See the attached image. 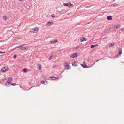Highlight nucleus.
<instances>
[{
	"label": "nucleus",
	"instance_id": "nucleus-7",
	"mask_svg": "<svg viewBox=\"0 0 124 124\" xmlns=\"http://www.w3.org/2000/svg\"><path fill=\"white\" fill-rule=\"evenodd\" d=\"M49 78L52 79V80H55L56 79H58L59 78L58 77H55V76H51L49 77Z\"/></svg>",
	"mask_w": 124,
	"mask_h": 124
},
{
	"label": "nucleus",
	"instance_id": "nucleus-33",
	"mask_svg": "<svg viewBox=\"0 0 124 124\" xmlns=\"http://www.w3.org/2000/svg\"><path fill=\"white\" fill-rule=\"evenodd\" d=\"M79 47V46H76L75 47V49L78 48Z\"/></svg>",
	"mask_w": 124,
	"mask_h": 124
},
{
	"label": "nucleus",
	"instance_id": "nucleus-39",
	"mask_svg": "<svg viewBox=\"0 0 124 124\" xmlns=\"http://www.w3.org/2000/svg\"><path fill=\"white\" fill-rule=\"evenodd\" d=\"M118 55H116V58L117 57H118Z\"/></svg>",
	"mask_w": 124,
	"mask_h": 124
},
{
	"label": "nucleus",
	"instance_id": "nucleus-2",
	"mask_svg": "<svg viewBox=\"0 0 124 124\" xmlns=\"http://www.w3.org/2000/svg\"><path fill=\"white\" fill-rule=\"evenodd\" d=\"M78 54L77 53H74L73 54L71 55L70 57L71 58H74L77 57V56Z\"/></svg>",
	"mask_w": 124,
	"mask_h": 124
},
{
	"label": "nucleus",
	"instance_id": "nucleus-19",
	"mask_svg": "<svg viewBox=\"0 0 124 124\" xmlns=\"http://www.w3.org/2000/svg\"><path fill=\"white\" fill-rule=\"evenodd\" d=\"M8 79L9 80V81H10L11 82L12 80V78L11 77H9V78Z\"/></svg>",
	"mask_w": 124,
	"mask_h": 124
},
{
	"label": "nucleus",
	"instance_id": "nucleus-18",
	"mask_svg": "<svg viewBox=\"0 0 124 124\" xmlns=\"http://www.w3.org/2000/svg\"><path fill=\"white\" fill-rule=\"evenodd\" d=\"M27 71V69L26 68H24L23 69V71L24 73L26 72Z\"/></svg>",
	"mask_w": 124,
	"mask_h": 124
},
{
	"label": "nucleus",
	"instance_id": "nucleus-20",
	"mask_svg": "<svg viewBox=\"0 0 124 124\" xmlns=\"http://www.w3.org/2000/svg\"><path fill=\"white\" fill-rule=\"evenodd\" d=\"M38 66H39L38 68L39 70H40L41 68V65L40 64H39L38 65Z\"/></svg>",
	"mask_w": 124,
	"mask_h": 124
},
{
	"label": "nucleus",
	"instance_id": "nucleus-5",
	"mask_svg": "<svg viewBox=\"0 0 124 124\" xmlns=\"http://www.w3.org/2000/svg\"><path fill=\"white\" fill-rule=\"evenodd\" d=\"M32 29L35 31V32H37L39 30V28L38 27H36L34 28H32Z\"/></svg>",
	"mask_w": 124,
	"mask_h": 124
},
{
	"label": "nucleus",
	"instance_id": "nucleus-36",
	"mask_svg": "<svg viewBox=\"0 0 124 124\" xmlns=\"http://www.w3.org/2000/svg\"><path fill=\"white\" fill-rule=\"evenodd\" d=\"M101 59H99V60H96V61H95V62H97L99 60H101Z\"/></svg>",
	"mask_w": 124,
	"mask_h": 124
},
{
	"label": "nucleus",
	"instance_id": "nucleus-23",
	"mask_svg": "<svg viewBox=\"0 0 124 124\" xmlns=\"http://www.w3.org/2000/svg\"><path fill=\"white\" fill-rule=\"evenodd\" d=\"M3 19L5 20H6L7 19V17L6 16H4L3 17Z\"/></svg>",
	"mask_w": 124,
	"mask_h": 124
},
{
	"label": "nucleus",
	"instance_id": "nucleus-26",
	"mask_svg": "<svg viewBox=\"0 0 124 124\" xmlns=\"http://www.w3.org/2000/svg\"><path fill=\"white\" fill-rule=\"evenodd\" d=\"M22 46H23V45H19V46L16 47V48L21 47Z\"/></svg>",
	"mask_w": 124,
	"mask_h": 124
},
{
	"label": "nucleus",
	"instance_id": "nucleus-40",
	"mask_svg": "<svg viewBox=\"0 0 124 124\" xmlns=\"http://www.w3.org/2000/svg\"><path fill=\"white\" fill-rule=\"evenodd\" d=\"M56 65H54L53 66V68H54L55 67H56Z\"/></svg>",
	"mask_w": 124,
	"mask_h": 124
},
{
	"label": "nucleus",
	"instance_id": "nucleus-4",
	"mask_svg": "<svg viewBox=\"0 0 124 124\" xmlns=\"http://www.w3.org/2000/svg\"><path fill=\"white\" fill-rule=\"evenodd\" d=\"M83 62H84L83 64H81V66L83 67V68H88V67H87V65H86L85 62V61H84Z\"/></svg>",
	"mask_w": 124,
	"mask_h": 124
},
{
	"label": "nucleus",
	"instance_id": "nucleus-3",
	"mask_svg": "<svg viewBox=\"0 0 124 124\" xmlns=\"http://www.w3.org/2000/svg\"><path fill=\"white\" fill-rule=\"evenodd\" d=\"M63 5L65 6H70L73 5L72 4H71L70 3H64Z\"/></svg>",
	"mask_w": 124,
	"mask_h": 124
},
{
	"label": "nucleus",
	"instance_id": "nucleus-8",
	"mask_svg": "<svg viewBox=\"0 0 124 124\" xmlns=\"http://www.w3.org/2000/svg\"><path fill=\"white\" fill-rule=\"evenodd\" d=\"M29 47L28 46H26L21 47L20 48L21 50H27L29 49Z\"/></svg>",
	"mask_w": 124,
	"mask_h": 124
},
{
	"label": "nucleus",
	"instance_id": "nucleus-21",
	"mask_svg": "<svg viewBox=\"0 0 124 124\" xmlns=\"http://www.w3.org/2000/svg\"><path fill=\"white\" fill-rule=\"evenodd\" d=\"M10 84L12 86H15L16 85V83H11Z\"/></svg>",
	"mask_w": 124,
	"mask_h": 124
},
{
	"label": "nucleus",
	"instance_id": "nucleus-16",
	"mask_svg": "<svg viewBox=\"0 0 124 124\" xmlns=\"http://www.w3.org/2000/svg\"><path fill=\"white\" fill-rule=\"evenodd\" d=\"M114 45V43H110L109 44V46H112Z\"/></svg>",
	"mask_w": 124,
	"mask_h": 124
},
{
	"label": "nucleus",
	"instance_id": "nucleus-10",
	"mask_svg": "<svg viewBox=\"0 0 124 124\" xmlns=\"http://www.w3.org/2000/svg\"><path fill=\"white\" fill-rule=\"evenodd\" d=\"M112 19V16H107V19L108 20H110Z\"/></svg>",
	"mask_w": 124,
	"mask_h": 124
},
{
	"label": "nucleus",
	"instance_id": "nucleus-11",
	"mask_svg": "<svg viewBox=\"0 0 124 124\" xmlns=\"http://www.w3.org/2000/svg\"><path fill=\"white\" fill-rule=\"evenodd\" d=\"M118 50H119L118 54H119V55H120L122 53L121 48H119L118 49Z\"/></svg>",
	"mask_w": 124,
	"mask_h": 124
},
{
	"label": "nucleus",
	"instance_id": "nucleus-27",
	"mask_svg": "<svg viewBox=\"0 0 124 124\" xmlns=\"http://www.w3.org/2000/svg\"><path fill=\"white\" fill-rule=\"evenodd\" d=\"M7 83H10L11 82L10 81H9V80H8L6 82Z\"/></svg>",
	"mask_w": 124,
	"mask_h": 124
},
{
	"label": "nucleus",
	"instance_id": "nucleus-24",
	"mask_svg": "<svg viewBox=\"0 0 124 124\" xmlns=\"http://www.w3.org/2000/svg\"><path fill=\"white\" fill-rule=\"evenodd\" d=\"M42 78H44L45 80H46V76H44V75H42Z\"/></svg>",
	"mask_w": 124,
	"mask_h": 124
},
{
	"label": "nucleus",
	"instance_id": "nucleus-30",
	"mask_svg": "<svg viewBox=\"0 0 124 124\" xmlns=\"http://www.w3.org/2000/svg\"><path fill=\"white\" fill-rule=\"evenodd\" d=\"M54 42H58V41H57V39H54Z\"/></svg>",
	"mask_w": 124,
	"mask_h": 124
},
{
	"label": "nucleus",
	"instance_id": "nucleus-6",
	"mask_svg": "<svg viewBox=\"0 0 124 124\" xmlns=\"http://www.w3.org/2000/svg\"><path fill=\"white\" fill-rule=\"evenodd\" d=\"M65 69H70V65L66 62H65Z\"/></svg>",
	"mask_w": 124,
	"mask_h": 124
},
{
	"label": "nucleus",
	"instance_id": "nucleus-38",
	"mask_svg": "<svg viewBox=\"0 0 124 124\" xmlns=\"http://www.w3.org/2000/svg\"><path fill=\"white\" fill-rule=\"evenodd\" d=\"M94 45L95 46V47L96 46H98V44H96L95 45Z\"/></svg>",
	"mask_w": 124,
	"mask_h": 124
},
{
	"label": "nucleus",
	"instance_id": "nucleus-9",
	"mask_svg": "<svg viewBox=\"0 0 124 124\" xmlns=\"http://www.w3.org/2000/svg\"><path fill=\"white\" fill-rule=\"evenodd\" d=\"M41 83L46 85H47L48 83V82L46 81H41Z\"/></svg>",
	"mask_w": 124,
	"mask_h": 124
},
{
	"label": "nucleus",
	"instance_id": "nucleus-17",
	"mask_svg": "<svg viewBox=\"0 0 124 124\" xmlns=\"http://www.w3.org/2000/svg\"><path fill=\"white\" fill-rule=\"evenodd\" d=\"M119 26V24H117L115 25L114 26V29H116Z\"/></svg>",
	"mask_w": 124,
	"mask_h": 124
},
{
	"label": "nucleus",
	"instance_id": "nucleus-34",
	"mask_svg": "<svg viewBox=\"0 0 124 124\" xmlns=\"http://www.w3.org/2000/svg\"><path fill=\"white\" fill-rule=\"evenodd\" d=\"M121 30L122 31H124V27H123V28H122L121 29Z\"/></svg>",
	"mask_w": 124,
	"mask_h": 124
},
{
	"label": "nucleus",
	"instance_id": "nucleus-22",
	"mask_svg": "<svg viewBox=\"0 0 124 124\" xmlns=\"http://www.w3.org/2000/svg\"><path fill=\"white\" fill-rule=\"evenodd\" d=\"M95 47L94 45H91L90 46V47L92 48H93Z\"/></svg>",
	"mask_w": 124,
	"mask_h": 124
},
{
	"label": "nucleus",
	"instance_id": "nucleus-1",
	"mask_svg": "<svg viewBox=\"0 0 124 124\" xmlns=\"http://www.w3.org/2000/svg\"><path fill=\"white\" fill-rule=\"evenodd\" d=\"M8 69H9L8 67H7L5 66L2 68L1 70L3 72H4L5 71H7Z\"/></svg>",
	"mask_w": 124,
	"mask_h": 124
},
{
	"label": "nucleus",
	"instance_id": "nucleus-29",
	"mask_svg": "<svg viewBox=\"0 0 124 124\" xmlns=\"http://www.w3.org/2000/svg\"><path fill=\"white\" fill-rule=\"evenodd\" d=\"M51 16L52 17H54L55 16H54V15L53 14H52L51 15Z\"/></svg>",
	"mask_w": 124,
	"mask_h": 124
},
{
	"label": "nucleus",
	"instance_id": "nucleus-43",
	"mask_svg": "<svg viewBox=\"0 0 124 124\" xmlns=\"http://www.w3.org/2000/svg\"><path fill=\"white\" fill-rule=\"evenodd\" d=\"M110 30V29H109V30H106V31H109V30Z\"/></svg>",
	"mask_w": 124,
	"mask_h": 124
},
{
	"label": "nucleus",
	"instance_id": "nucleus-35",
	"mask_svg": "<svg viewBox=\"0 0 124 124\" xmlns=\"http://www.w3.org/2000/svg\"><path fill=\"white\" fill-rule=\"evenodd\" d=\"M4 53H5V52H2V51H0V54Z\"/></svg>",
	"mask_w": 124,
	"mask_h": 124
},
{
	"label": "nucleus",
	"instance_id": "nucleus-25",
	"mask_svg": "<svg viewBox=\"0 0 124 124\" xmlns=\"http://www.w3.org/2000/svg\"><path fill=\"white\" fill-rule=\"evenodd\" d=\"M54 56L53 55L51 56L49 58V60H50Z\"/></svg>",
	"mask_w": 124,
	"mask_h": 124
},
{
	"label": "nucleus",
	"instance_id": "nucleus-28",
	"mask_svg": "<svg viewBox=\"0 0 124 124\" xmlns=\"http://www.w3.org/2000/svg\"><path fill=\"white\" fill-rule=\"evenodd\" d=\"M50 42L51 44H53L54 43V41L53 40H51L50 41Z\"/></svg>",
	"mask_w": 124,
	"mask_h": 124
},
{
	"label": "nucleus",
	"instance_id": "nucleus-14",
	"mask_svg": "<svg viewBox=\"0 0 124 124\" xmlns=\"http://www.w3.org/2000/svg\"><path fill=\"white\" fill-rule=\"evenodd\" d=\"M77 64L76 62V61L72 63V65L73 66H77Z\"/></svg>",
	"mask_w": 124,
	"mask_h": 124
},
{
	"label": "nucleus",
	"instance_id": "nucleus-15",
	"mask_svg": "<svg viewBox=\"0 0 124 124\" xmlns=\"http://www.w3.org/2000/svg\"><path fill=\"white\" fill-rule=\"evenodd\" d=\"M10 83H8L6 82L5 85L6 87H9L10 86Z\"/></svg>",
	"mask_w": 124,
	"mask_h": 124
},
{
	"label": "nucleus",
	"instance_id": "nucleus-13",
	"mask_svg": "<svg viewBox=\"0 0 124 124\" xmlns=\"http://www.w3.org/2000/svg\"><path fill=\"white\" fill-rule=\"evenodd\" d=\"M111 6L112 7H115L118 6L119 5L116 4L114 3L112 4Z\"/></svg>",
	"mask_w": 124,
	"mask_h": 124
},
{
	"label": "nucleus",
	"instance_id": "nucleus-12",
	"mask_svg": "<svg viewBox=\"0 0 124 124\" xmlns=\"http://www.w3.org/2000/svg\"><path fill=\"white\" fill-rule=\"evenodd\" d=\"M87 39L83 37L80 39V41L82 42L84 41H86Z\"/></svg>",
	"mask_w": 124,
	"mask_h": 124
},
{
	"label": "nucleus",
	"instance_id": "nucleus-44",
	"mask_svg": "<svg viewBox=\"0 0 124 124\" xmlns=\"http://www.w3.org/2000/svg\"><path fill=\"white\" fill-rule=\"evenodd\" d=\"M63 72H61V74Z\"/></svg>",
	"mask_w": 124,
	"mask_h": 124
},
{
	"label": "nucleus",
	"instance_id": "nucleus-31",
	"mask_svg": "<svg viewBox=\"0 0 124 124\" xmlns=\"http://www.w3.org/2000/svg\"><path fill=\"white\" fill-rule=\"evenodd\" d=\"M53 24H46V26L51 25Z\"/></svg>",
	"mask_w": 124,
	"mask_h": 124
},
{
	"label": "nucleus",
	"instance_id": "nucleus-42",
	"mask_svg": "<svg viewBox=\"0 0 124 124\" xmlns=\"http://www.w3.org/2000/svg\"><path fill=\"white\" fill-rule=\"evenodd\" d=\"M25 45V44H23V45H23V46L24 45Z\"/></svg>",
	"mask_w": 124,
	"mask_h": 124
},
{
	"label": "nucleus",
	"instance_id": "nucleus-37",
	"mask_svg": "<svg viewBox=\"0 0 124 124\" xmlns=\"http://www.w3.org/2000/svg\"><path fill=\"white\" fill-rule=\"evenodd\" d=\"M51 22L50 21H48L46 23H51Z\"/></svg>",
	"mask_w": 124,
	"mask_h": 124
},
{
	"label": "nucleus",
	"instance_id": "nucleus-32",
	"mask_svg": "<svg viewBox=\"0 0 124 124\" xmlns=\"http://www.w3.org/2000/svg\"><path fill=\"white\" fill-rule=\"evenodd\" d=\"M17 57V55L16 54H15L14 55V58L15 59Z\"/></svg>",
	"mask_w": 124,
	"mask_h": 124
},
{
	"label": "nucleus",
	"instance_id": "nucleus-41",
	"mask_svg": "<svg viewBox=\"0 0 124 124\" xmlns=\"http://www.w3.org/2000/svg\"><path fill=\"white\" fill-rule=\"evenodd\" d=\"M4 79H2V81H3V82H4Z\"/></svg>",
	"mask_w": 124,
	"mask_h": 124
}]
</instances>
